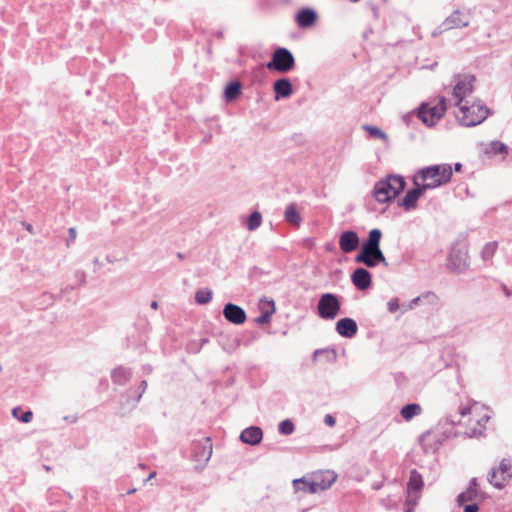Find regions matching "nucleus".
<instances>
[{
    "instance_id": "obj_36",
    "label": "nucleus",
    "mask_w": 512,
    "mask_h": 512,
    "mask_svg": "<svg viewBox=\"0 0 512 512\" xmlns=\"http://www.w3.org/2000/svg\"><path fill=\"white\" fill-rule=\"evenodd\" d=\"M295 427L291 420L285 419L279 423L278 431L282 435H290L294 432Z\"/></svg>"
},
{
    "instance_id": "obj_56",
    "label": "nucleus",
    "mask_w": 512,
    "mask_h": 512,
    "mask_svg": "<svg viewBox=\"0 0 512 512\" xmlns=\"http://www.w3.org/2000/svg\"><path fill=\"white\" fill-rule=\"evenodd\" d=\"M381 487H382V484H381V483H379V484H373V486H372V488H373L374 490H379Z\"/></svg>"
},
{
    "instance_id": "obj_44",
    "label": "nucleus",
    "mask_w": 512,
    "mask_h": 512,
    "mask_svg": "<svg viewBox=\"0 0 512 512\" xmlns=\"http://www.w3.org/2000/svg\"><path fill=\"white\" fill-rule=\"evenodd\" d=\"M478 511H479V507L476 503L466 505L464 508V512H478Z\"/></svg>"
},
{
    "instance_id": "obj_3",
    "label": "nucleus",
    "mask_w": 512,
    "mask_h": 512,
    "mask_svg": "<svg viewBox=\"0 0 512 512\" xmlns=\"http://www.w3.org/2000/svg\"><path fill=\"white\" fill-rule=\"evenodd\" d=\"M405 185L406 182L402 176L390 175L375 184L374 197L378 202L386 203L398 196L404 190Z\"/></svg>"
},
{
    "instance_id": "obj_63",
    "label": "nucleus",
    "mask_w": 512,
    "mask_h": 512,
    "mask_svg": "<svg viewBox=\"0 0 512 512\" xmlns=\"http://www.w3.org/2000/svg\"><path fill=\"white\" fill-rule=\"evenodd\" d=\"M139 466H140V468H143V469L145 468V465H143V464H140Z\"/></svg>"
},
{
    "instance_id": "obj_57",
    "label": "nucleus",
    "mask_w": 512,
    "mask_h": 512,
    "mask_svg": "<svg viewBox=\"0 0 512 512\" xmlns=\"http://www.w3.org/2000/svg\"><path fill=\"white\" fill-rule=\"evenodd\" d=\"M151 308L152 309H157L158 308V303L156 301H152Z\"/></svg>"
},
{
    "instance_id": "obj_24",
    "label": "nucleus",
    "mask_w": 512,
    "mask_h": 512,
    "mask_svg": "<svg viewBox=\"0 0 512 512\" xmlns=\"http://www.w3.org/2000/svg\"><path fill=\"white\" fill-rule=\"evenodd\" d=\"M316 486L317 484H315L314 480L308 481L304 478L293 480V488L295 491L313 494L318 492Z\"/></svg>"
},
{
    "instance_id": "obj_48",
    "label": "nucleus",
    "mask_w": 512,
    "mask_h": 512,
    "mask_svg": "<svg viewBox=\"0 0 512 512\" xmlns=\"http://www.w3.org/2000/svg\"><path fill=\"white\" fill-rule=\"evenodd\" d=\"M477 487H478L477 479L472 478L469 483V487L467 489L478 490Z\"/></svg>"
},
{
    "instance_id": "obj_30",
    "label": "nucleus",
    "mask_w": 512,
    "mask_h": 512,
    "mask_svg": "<svg viewBox=\"0 0 512 512\" xmlns=\"http://www.w3.org/2000/svg\"><path fill=\"white\" fill-rule=\"evenodd\" d=\"M146 389H147V382L145 380H143V381H141V383L138 387L139 392L135 396L134 400L131 403L127 402V406L122 405V407H121L122 414H125L126 412L135 408L136 404L139 402V400L141 399V397H142L143 393L146 391Z\"/></svg>"
},
{
    "instance_id": "obj_16",
    "label": "nucleus",
    "mask_w": 512,
    "mask_h": 512,
    "mask_svg": "<svg viewBox=\"0 0 512 512\" xmlns=\"http://www.w3.org/2000/svg\"><path fill=\"white\" fill-rule=\"evenodd\" d=\"M337 475L334 471L326 470L314 474L312 480L317 484L316 488L319 491L329 489L332 484L336 481Z\"/></svg>"
},
{
    "instance_id": "obj_32",
    "label": "nucleus",
    "mask_w": 512,
    "mask_h": 512,
    "mask_svg": "<svg viewBox=\"0 0 512 512\" xmlns=\"http://www.w3.org/2000/svg\"><path fill=\"white\" fill-rule=\"evenodd\" d=\"M213 292L210 289H199L195 293V301L198 304H207L212 300Z\"/></svg>"
},
{
    "instance_id": "obj_19",
    "label": "nucleus",
    "mask_w": 512,
    "mask_h": 512,
    "mask_svg": "<svg viewBox=\"0 0 512 512\" xmlns=\"http://www.w3.org/2000/svg\"><path fill=\"white\" fill-rule=\"evenodd\" d=\"M426 190L427 189L424 188V186L419 183V185L416 186V188L411 189L406 193V195L402 199L401 205L406 210L414 209L416 207L418 199L423 195V193Z\"/></svg>"
},
{
    "instance_id": "obj_14",
    "label": "nucleus",
    "mask_w": 512,
    "mask_h": 512,
    "mask_svg": "<svg viewBox=\"0 0 512 512\" xmlns=\"http://www.w3.org/2000/svg\"><path fill=\"white\" fill-rule=\"evenodd\" d=\"M335 330L340 336L351 339L357 334L358 325L354 319L345 317L337 321Z\"/></svg>"
},
{
    "instance_id": "obj_23",
    "label": "nucleus",
    "mask_w": 512,
    "mask_h": 512,
    "mask_svg": "<svg viewBox=\"0 0 512 512\" xmlns=\"http://www.w3.org/2000/svg\"><path fill=\"white\" fill-rule=\"evenodd\" d=\"M132 377V372L129 368L119 366L111 373L113 383L118 385H125Z\"/></svg>"
},
{
    "instance_id": "obj_37",
    "label": "nucleus",
    "mask_w": 512,
    "mask_h": 512,
    "mask_svg": "<svg viewBox=\"0 0 512 512\" xmlns=\"http://www.w3.org/2000/svg\"><path fill=\"white\" fill-rule=\"evenodd\" d=\"M364 129L369 133V135L373 138H378L382 140H387V135L380 128L370 125H365Z\"/></svg>"
},
{
    "instance_id": "obj_39",
    "label": "nucleus",
    "mask_w": 512,
    "mask_h": 512,
    "mask_svg": "<svg viewBox=\"0 0 512 512\" xmlns=\"http://www.w3.org/2000/svg\"><path fill=\"white\" fill-rule=\"evenodd\" d=\"M508 151V147L499 141H493L490 144L489 152L493 154H505Z\"/></svg>"
},
{
    "instance_id": "obj_28",
    "label": "nucleus",
    "mask_w": 512,
    "mask_h": 512,
    "mask_svg": "<svg viewBox=\"0 0 512 512\" xmlns=\"http://www.w3.org/2000/svg\"><path fill=\"white\" fill-rule=\"evenodd\" d=\"M489 421V416L484 415L480 419H477V427H469L467 434L469 437H479L483 434L486 423Z\"/></svg>"
},
{
    "instance_id": "obj_45",
    "label": "nucleus",
    "mask_w": 512,
    "mask_h": 512,
    "mask_svg": "<svg viewBox=\"0 0 512 512\" xmlns=\"http://www.w3.org/2000/svg\"><path fill=\"white\" fill-rule=\"evenodd\" d=\"M420 300H421V296H417L414 299H412L408 304V309H410V310L414 309L420 303Z\"/></svg>"
},
{
    "instance_id": "obj_10",
    "label": "nucleus",
    "mask_w": 512,
    "mask_h": 512,
    "mask_svg": "<svg viewBox=\"0 0 512 512\" xmlns=\"http://www.w3.org/2000/svg\"><path fill=\"white\" fill-rule=\"evenodd\" d=\"M448 267L455 272H463L468 267V255L466 250L453 248L448 257Z\"/></svg>"
},
{
    "instance_id": "obj_6",
    "label": "nucleus",
    "mask_w": 512,
    "mask_h": 512,
    "mask_svg": "<svg viewBox=\"0 0 512 512\" xmlns=\"http://www.w3.org/2000/svg\"><path fill=\"white\" fill-rule=\"evenodd\" d=\"M446 109V98L441 97L435 105L422 104L419 108L418 117L424 124L431 127L443 117Z\"/></svg>"
},
{
    "instance_id": "obj_27",
    "label": "nucleus",
    "mask_w": 512,
    "mask_h": 512,
    "mask_svg": "<svg viewBox=\"0 0 512 512\" xmlns=\"http://www.w3.org/2000/svg\"><path fill=\"white\" fill-rule=\"evenodd\" d=\"M422 412V408L417 403H410L405 406H403L400 410L401 416L406 420L410 421L415 416L420 415Z\"/></svg>"
},
{
    "instance_id": "obj_11",
    "label": "nucleus",
    "mask_w": 512,
    "mask_h": 512,
    "mask_svg": "<svg viewBox=\"0 0 512 512\" xmlns=\"http://www.w3.org/2000/svg\"><path fill=\"white\" fill-rule=\"evenodd\" d=\"M212 456V443L210 438H204L197 442L193 448V458L196 462H201L203 466L210 460Z\"/></svg>"
},
{
    "instance_id": "obj_51",
    "label": "nucleus",
    "mask_w": 512,
    "mask_h": 512,
    "mask_svg": "<svg viewBox=\"0 0 512 512\" xmlns=\"http://www.w3.org/2000/svg\"><path fill=\"white\" fill-rule=\"evenodd\" d=\"M260 311H269V307L266 305V301L261 302Z\"/></svg>"
},
{
    "instance_id": "obj_53",
    "label": "nucleus",
    "mask_w": 512,
    "mask_h": 512,
    "mask_svg": "<svg viewBox=\"0 0 512 512\" xmlns=\"http://www.w3.org/2000/svg\"><path fill=\"white\" fill-rule=\"evenodd\" d=\"M461 169H462V164H461V163H459V162H458V163H455V165H454V170H455L456 172H459V171H461Z\"/></svg>"
},
{
    "instance_id": "obj_15",
    "label": "nucleus",
    "mask_w": 512,
    "mask_h": 512,
    "mask_svg": "<svg viewBox=\"0 0 512 512\" xmlns=\"http://www.w3.org/2000/svg\"><path fill=\"white\" fill-rule=\"evenodd\" d=\"M359 237L356 232L347 230L341 233L339 237V246L344 253H350L359 246Z\"/></svg>"
},
{
    "instance_id": "obj_46",
    "label": "nucleus",
    "mask_w": 512,
    "mask_h": 512,
    "mask_svg": "<svg viewBox=\"0 0 512 512\" xmlns=\"http://www.w3.org/2000/svg\"><path fill=\"white\" fill-rule=\"evenodd\" d=\"M75 276H76L77 279H79L81 284L85 283L86 275H85V273L83 271H77L75 273Z\"/></svg>"
},
{
    "instance_id": "obj_55",
    "label": "nucleus",
    "mask_w": 512,
    "mask_h": 512,
    "mask_svg": "<svg viewBox=\"0 0 512 512\" xmlns=\"http://www.w3.org/2000/svg\"><path fill=\"white\" fill-rule=\"evenodd\" d=\"M503 290H504V293H505L506 296H510L511 295L510 290L505 285L503 286Z\"/></svg>"
},
{
    "instance_id": "obj_4",
    "label": "nucleus",
    "mask_w": 512,
    "mask_h": 512,
    "mask_svg": "<svg viewBox=\"0 0 512 512\" xmlns=\"http://www.w3.org/2000/svg\"><path fill=\"white\" fill-rule=\"evenodd\" d=\"M456 117L461 125L466 127L476 126L481 124L489 114L488 108L480 103H473L471 105L460 104Z\"/></svg>"
},
{
    "instance_id": "obj_9",
    "label": "nucleus",
    "mask_w": 512,
    "mask_h": 512,
    "mask_svg": "<svg viewBox=\"0 0 512 512\" xmlns=\"http://www.w3.org/2000/svg\"><path fill=\"white\" fill-rule=\"evenodd\" d=\"M475 77L473 75L459 76L453 89V98L456 100V105L463 103L464 99L473 92V82Z\"/></svg>"
},
{
    "instance_id": "obj_18",
    "label": "nucleus",
    "mask_w": 512,
    "mask_h": 512,
    "mask_svg": "<svg viewBox=\"0 0 512 512\" xmlns=\"http://www.w3.org/2000/svg\"><path fill=\"white\" fill-rule=\"evenodd\" d=\"M263 438V431L258 426H250L244 429L240 434V440L249 445H257Z\"/></svg>"
},
{
    "instance_id": "obj_54",
    "label": "nucleus",
    "mask_w": 512,
    "mask_h": 512,
    "mask_svg": "<svg viewBox=\"0 0 512 512\" xmlns=\"http://www.w3.org/2000/svg\"><path fill=\"white\" fill-rule=\"evenodd\" d=\"M25 229L30 232V233H33V227L31 224H25Z\"/></svg>"
},
{
    "instance_id": "obj_8",
    "label": "nucleus",
    "mask_w": 512,
    "mask_h": 512,
    "mask_svg": "<svg viewBox=\"0 0 512 512\" xmlns=\"http://www.w3.org/2000/svg\"><path fill=\"white\" fill-rule=\"evenodd\" d=\"M512 477V466L508 459H502L498 468L491 469L488 480L496 488H503Z\"/></svg>"
},
{
    "instance_id": "obj_31",
    "label": "nucleus",
    "mask_w": 512,
    "mask_h": 512,
    "mask_svg": "<svg viewBox=\"0 0 512 512\" xmlns=\"http://www.w3.org/2000/svg\"><path fill=\"white\" fill-rule=\"evenodd\" d=\"M479 496L478 490L466 489L462 493H460L457 497V503L459 505H463L466 502H470L476 500Z\"/></svg>"
},
{
    "instance_id": "obj_22",
    "label": "nucleus",
    "mask_w": 512,
    "mask_h": 512,
    "mask_svg": "<svg viewBox=\"0 0 512 512\" xmlns=\"http://www.w3.org/2000/svg\"><path fill=\"white\" fill-rule=\"evenodd\" d=\"M284 219L294 227H299L301 225L302 217L298 211L296 203H290L287 205L284 211Z\"/></svg>"
},
{
    "instance_id": "obj_20",
    "label": "nucleus",
    "mask_w": 512,
    "mask_h": 512,
    "mask_svg": "<svg viewBox=\"0 0 512 512\" xmlns=\"http://www.w3.org/2000/svg\"><path fill=\"white\" fill-rule=\"evenodd\" d=\"M317 19L316 12L311 8H303L296 14V22L301 28L311 27Z\"/></svg>"
},
{
    "instance_id": "obj_2",
    "label": "nucleus",
    "mask_w": 512,
    "mask_h": 512,
    "mask_svg": "<svg viewBox=\"0 0 512 512\" xmlns=\"http://www.w3.org/2000/svg\"><path fill=\"white\" fill-rule=\"evenodd\" d=\"M452 177V166L450 164H437L423 168L414 177V184L419 183L426 189H434L448 183Z\"/></svg>"
},
{
    "instance_id": "obj_59",
    "label": "nucleus",
    "mask_w": 512,
    "mask_h": 512,
    "mask_svg": "<svg viewBox=\"0 0 512 512\" xmlns=\"http://www.w3.org/2000/svg\"><path fill=\"white\" fill-rule=\"evenodd\" d=\"M144 369L147 371V373H150L151 372V367H144Z\"/></svg>"
},
{
    "instance_id": "obj_17",
    "label": "nucleus",
    "mask_w": 512,
    "mask_h": 512,
    "mask_svg": "<svg viewBox=\"0 0 512 512\" xmlns=\"http://www.w3.org/2000/svg\"><path fill=\"white\" fill-rule=\"evenodd\" d=\"M469 18L465 17L459 10H455L450 16H448L442 23L444 29H454L467 27L469 25Z\"/></svg>"
},
{
    "instance_id": "obj_29",
    "label": "nucleus",
    "mask_w": 512,
    "mask_h": 512,
    "mask_svg": "<svg viewBox=\"0 0 512 512\" xmlns=\"http://www.w3.org/2000/svg\"><path fill=\"white\" fill-rule=\"evenodd\" d=\"M266 305L269 307V311H262L261 314L255 319V322L259 325H264L270 322L272 314L275 313V303L273 300L266 301Z\"/></svg>"
},
{
    "instance_id": "obj_43",
    "label": "nucleus",
    "mask_w": 512,
    "mask_h": 512,
    "mask_svg": "<svg viewBox=\"0 0 512 512\" xmlns=\"http://www.w3.org/2000/svg\"><path fill=\"white\" fill-rule=\"evenodd\" d=\"M324 423L329 427H333L336 423V420L331 414H327L324 417Z\"/></svg>"
},
{
    "instance_id": "obj_21",
    "label": "nucleus",
    "mask_w": 512,
    "mask_h": 512,
    "mask_svg": "<svg viewBox=\"0 0 512 512\" xmlns=\"http://www.w3.org/2000/svg\"><path fill=\"white\" fill-rule=\"evenodd\" d=\"M275 99L288 98L293 93L292 84L287 78H281L274 82Z\"/></svg>"
},
{
    "instance_id": "obj_62",
    "label": "nucleus",
    "mask_w": 512,
    "mask_h": 512,
    "mask_svg": "<svg viewBox=\"0 0 512 512\" xmlns=\"http://www.w3.org/2000/svg\"><path fill=\"white\" fill-rule=\"evenodd\" d=\"M178 257H179V258H183L182 253H178Z\"/></svg>"
},
{
    "instance_id": "obj_7",
    "label": "nucleus",
    "mask_w": 512,
    "mask_h": 512,
    "mask_svg": "<svg viewBox=\"0 0 512 512\" xmlns=\"http://www.w3.org/2000/svg\"><path fill=\"white\" fill-rule=\"evenodd\" d=\"M295 65L293 54L284 47L275 49L272 59L266 64L269 70H275L281 73L290 71Z\"/></svg>"
},
{
    "instance_id": "obj_61",
    "label": "nucleus",
    "mask_w": 512,
    "mask_h": 512,
    "mask_svg": "<svg viewBox=\"0 0 512 512\" xmlns=\"http://www.w3.org/2000/svg\"><path fill=\"white\" fill-rule=\"evenodd\" d=\"M412 508H413V507H411V506H410V507L407 509V511H406V512H412Z\"/></svg>"
},
{
    "instance_id": "obj_52",
    "label": "nucleus",
    "mask_w": 512,
    "mask_h": 512,
    "mask_svg": "<svg viewBox=\"0 0 512 512\" xmlns=\"http://www.w3.org/2000/svg\"><path fill=\"white\" fill-rule=\"evenodd\" d=\"M156 476V472L153 471L149 474V476L147 477V479L144 480V483H147L148 481H150L151 479H153L154 477Z\"/></svg>"
},
{
    "instance_id": "obj_38",
    "label": "nucleus",
    "mask_w": 512,
    "mask_h": 512,
    "mask_svg": "<svg viewBox=\"0 0 512 512\" xmlns=\"http://www.w3.org/2000/svg\"><path fill=\"white\" fill-rule=\"evenodd\" d=\"M324 355L327 361H335L337 358V353L334 349H317L314 352V358Z\"/></svg>"
},
{
    "instance_id": "obj_1",
    "label": "nucleus",
    "mask_w": 512,
    "mask_h": 512,
    "mask_svg": "<svg viewBox=\"0 0 512 512\" xmlns=\"http://www.w3.org/2000/svg\"><path fill=\"white\" fill-rule=\"evenodd\" d=\"M381 237L382 232L379 229H372L368 238L363 242L360 253L355 257V262L362 263L369 268L375 267L378 263L388 267V262L380 249Z\"/></svg>"
},
{
    "instance_id": "obj_12",
    "label": "nucleus",
    "mask_w": 512,
    "mask_h": 512,
    "mask_svg": "<svg viewBox=\"0 0 512 512\" xmlns=\"http://www.w3.org/2000/svg\"><path fill=\"white\" fill-rule=\"evenodd\" d=\"M223 316L225 319L235 325H241L246 321V312L236 304L227 303L223 308Z\"/></svg>"
},
{
    "instance_id": "obj_13",
    "label": "nucleus",
    "mask_w": 512,
    "mask_h": 512,
    "mask_svg": "<svg viewBox=\"0 0 512 512\" xmlns=\"http://www.w3.org/2000/svg\"><path fill=\"white\" fill-rule=\"evenodd\" d=\"M351 282L358 290L365 291L372 284L371 273L365 268H356L351 274Z\"/></svg>"
},
{
    "instance_id": "obj_58",
    "label": "nucleus",
    "mask_w": 512,
    "mask_h": 512,
    "mask_svg": "<svg viewBox=\"0 0 512 512\" xmlns=\"http://www.w3.org/2000/svg\"><path fill=\"white\" fill-rule=\"evenodd\" d=\"M136 492V489L135 488H132L130 490L127 491V494H133Z\"/></svg>"
},
{
    "instance_id": "obj_34",
    "label": "nucleus",
    "mask_w": 512,
    "mask_h": 512,
    "mask_svg": "<svg viewBox=\"0 0 512 512\" xmlns=\"http://www.w3.org/2000/svg\"><path fill=\"white\" fill-rule=\"evenodd\" d=\"M497 247V242L486 243L481 252L482 259L485 261L490 260L494 256Z\"/></svg>"
},
{
    "instance_id": "obj_42",
    "label": "nucleus",
    "mask_w": 512,
    "mask_h": 512,
    "mask_svg": "<svg viewBox=\"0 0 512 512\" xmlns=\"http://www.w3.org/2000/svg\"><path fill=\"white\" fill-rule=\"evenodd\" d=\"M77 237V231L74 227H71L68 229V239H67V246L70 245L71 242H74Z\"/></svg>"
},
{
    "instance_id": "obj_33",
    "label": "nucleus",
    "mask_w": 512,
    "mask_h": 512,
    "mask_svg": "<svg viewBox=\"0 0 512 512\" xmlns=\"http://www.w3.org/2000/svg\"><path fill=\"white\" fill-rule=\"evenodd\" d=\"M261 223H262L261 213L258 211H253L250 214L249 219H248V223H247L248 230H250V231L256 230L258 227H260Z\"/></svg>"
},
{
    "instance_id": "obj_50",
    "label": "nucleus",
    "mask_w": 512,
    "mask_h": 512,
    "mask_svg": "<svg viewBox=\"0 0 512 512\" xmlns=\"http://www.w3.org/2000/svg\"><path fill=\"white\" fill-rule=\"evenodd\" d=\"M389 501H390V500H389V498L382 499V500H381V505H383V506H384V507H386L387 509H390V508H391V506H390V504H389Z\"/></svg>"
},
{
    "instance_id": "obj_5",
    "label": "nucleus",
    "mask_w": 512,
    "mask_h": 512,
    "mask_svg": "<svg viewBox=\"0 0 512 512\" xmlns=\"http://www.w3.org/2000/svg\"><path fill=\"white\" fill-rule=\"evenodd\" d=\"M341 309L340 297L333 293H324L317 303L318 316L323 320H334Z\"/></svg>"
},
{
    "instance_id": "obj_41",
    "label": "nucleus",
    "mask_w": 512,
    "mask_h": 512,
    "mask_svg": "<svg viewBox=\"0 0 512 512\" xmlns=\"http://www.w3.org/2000/svg\"><path fill=\"white\" fill-rule=\"evenodd\" d=\"M417 492H410V491H407V505L408 506H415L417 504V500H418V495L416 494Z\"/></svg>"
},
{
    "instance_id": "obj_35",
    "label": "nucleus",
    "mask_w": 512,
    "mask_h": 512,
    "mask_svg": "<svg viewBox=\"0 0 512 512\" xmlns=\"http://www.w3.org/2000/svg\"><path fill=\"white\" fill-rule=\"evenodd\" d=\"M21 411L20 407H14L12 409V416L14 418H17L22 423H29L32 421L33 413L32 411L28 410L22 414V417H19V412Z\"/></svg>"
},
{
    "instance_id": "obj_47",
    "label": "nucleus",
    "mask_w": 512,
    "mask_h": 512,
    "mask_svg": "<svg viewBox=\"0 0 512 512\" xmlns=\"http://www.w3.org/2000/svg\"><path fill=\"white\" fill-rule=\"evenodd\" d=\"M472 412H473V408L472 407H463L460 410L461 416H466L468 414H471Z\"/></svg>"
},
{
    "instance_id": "obj_60",
    "label": "nucleus",
    "mask_w": 512,
    "mask_h": 512,
    "mask_svg": "<svg viewBox=\"0 0 512 512\" xmlns=\"http://www.w3.org/2000/svg\"><path fill=\"white\" fill-rule=\"evenodd\" d=\"M44 468L46 471H50V467L48 465H45Z\"/></svg>"
},
{
    "instance_id": "obj_25",
    "label": "nucleus",
    "mask_w": 512,
    "mask_h": 512,
    "mask_svg": "<svg viewBox=\"0 0 512 512\" xmlns=\"http://www.w3.org/2000/svg\"><path fill=\"white\" fill-rule=\"evenodd\" d=\"M423 485L424 483L421 474L416 470H412L407 484V491L419 492Z\"/></svg>"
},
{
    "instance_id": "obj_26",
    "label": "nucleus",
    "mask_w": 512,
    "mask_h": 512,
    "mask_svg": "<svg viewBox=\"0 0 512 512\" xmlns=\"http://www.w3.org/2000/svg\"><path fill=\"white\" fill-rule=\"evenodd\" d=\"M241 93V84L238 81L230 82L224 89V98L227 102H232L238 98Z\"/></svg>"
},
{
    "instance_id": "obj_40",
    "label": "nucleus",
    "mask_w": 512,
    "mask_h": 512,
    "mask_svg": "<svg viewBox=\"0 0 512 512\" xmlns=\"http://www.w3.org/2000/svg\"><path fill=\"white\" fill-rule=\"evenodd\" d=\"M399 299L398 298H391L387 303V309L390 313H395L399 309Z\"/></svg>"
},
{
    "instance_id": "obj_49",
    "label": "nucleus",
    "mask_w": 512,
    "mask_h": 512,
    "mask_svg": "<svg viewBox=\"0 0 512 512\" xmlns=\"http://www.w3.org/2000/svg\"><path fill=\"white\" fill-rule=\"evenodd\" d=\"M64 420H65V421H68V422H70V423H76V422H77V420H78V418H77V416H75V415H71V416H65V417H64Z\"/></svg>"
}]
</instances>
